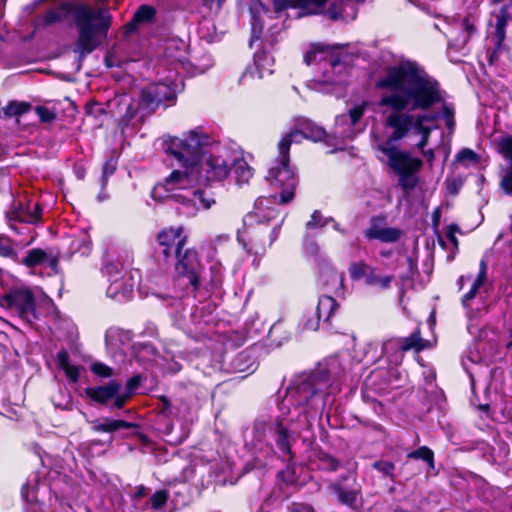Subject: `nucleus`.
<instances>
[{"instance_id":"f257e3e1","label":"nucleus","mask_w":512,"mask_h":512,"mask_svg":"<svg viewBox=\"0 0 512 512\" xmlns=\"http://www.w3.org/2000/svg\"><path fill=\"white\" fill-rule=\"evenodd\" d=\"M375 90L383 91L380 107L390 109L384 127L391 129L386 144L398 142L427 122V112L444 103L439 81L430 76L416 61L405 60L387 66L374 83Z\"/></svg>"},{"instance_id":"f03ea898","label":"nucleus","mask_w":512,"mask_h":512,"mask_svg":"<svg viewBox=\"0 0 512 512\" xmlns=\"http://www.w3.org/2000/svg\"><path fill=\"white\" fill-rule=\"evenodd\" d=\"M71 13H74V22L79 31L74 51L79 53L81 62L100 45L99 38L107 36L112 25V15L106 8H93L85 4L74 6L62 2L36 19L35 27L44 28L60 23Z\"/></svg>"},{"instance_id":"7ed1b4c3","label":"nucleus","mask_w":512,"mask_h":512,"mask_svg":"<svg viewBox=\"0 0 512 512\" xmlns=\"http://www.w3.org/2000/svg\"><path fill=\"white\" fill-rule=\"evenodd\" d=\"M211 143V137L205 133L191 130L182 138L168 136L162 142V149L167 156L177 160L181 169L173 170L158 188L186 189L198 184L197 164L203 155L207 154V147Z\"/></svg>"},{"instance_id":"20e7f679","label":"nucleus","mask_w":512,"mask_h":512,"mask_svg":"<svg viewBox=\"0 0 512 512\" xmlns=\"http://www.w3.org/2000/svg\"><path fill=\"white\" fill-rule=\"evenodd\" d=\"M297 128L283 136L278 143V157L269 168L266 179L270 186L280 189L279 204H288L295 198L298 178L290 165V148L295 137L302 135L313 142L326 141V130L308 118H299Z\"/></svg>"},{"instance_id":"39448f33","label":"nucleus","mask_w":512,"mask_h":512,"mask_svg":"<svg viewBox=\"0 0 512 512\" xmlns=\"http://www.w3.org/2000/svg\"><path fill=\"white\" fill-rule=\"evenodd\" d=\"M330 374L321 368L310 373L296 376L286 392V400L294 407L310 405L312 399L328 387Z\"/></svg>"},{"instance_id":"423d86ee","label":"nucleus","mask_w":512,"mask_h":512,"mask_svg":"<svg viewBox=\"0 0 512 512\" xmlns=\"http://www.w3.org/2000/svg\"><path fill=\"white\" fill-rule=\"evenodd\" d=\"M253 435L259 442L264 441L267 436L272 438L283 456L295 454L292 446L297 442L298 433L292 431L288 421L280 416L256 420L253 426Z\"/></svg>"},{"instance_id":"0eeeda50","label":"nucleus","mask_w":512,"mask_h":512,"mask_svg":"<svg viewBox=\"0 0 512 512\" xmlns=\"http://www.w3.org/2000/svg\"><path fill=\"white\" fill-rule=\"evenodd\" d=\"M175 272L179 278L186 279L192 291L197 293L201 286V275L204 266L201 263L199 252L194 247H187L184 239L177 243L174 249Z\"/></svg>"},{"instance_id":"6e6552de","label":"nucleus","mask_w":512,"mask_h":512,"mask_svg":"<svg viewBox=\"0 0 512 512\" xmlns=\"http://www.w3.org/2000/svg\"><path fill=\"white\" fill-rule=\"evenodd\" d=\"M139 107L141 111L140 118L153 115L160 107L167 108L175 105L177 93L172 84L165 82L150 83L140 89Z\"/></svg>"},{"instance_id":"1a4fd4ad","label":"nucleus","mask_w":512,"mask_h":512,"mask_svg":"<svg viewBox=\"0 0 512 512\" xmlns=\"http://www.w3.org/2000/svg\"><path fill=\"white\" fill-rule=\"evenodd\" d=\"M328 488L340 504L353 511L360 510L363 504V492L355 470L338 476Z\"/></svg>"},{"instance_id":"9d476101","label":"nucleus","mask_w":512,"mask_h":512,"mask_svg":"<svg viewBox=\"0 0 512 512\" xmlns=\"http://www.w3.org/2000/svg\"><path fill=\"white\" fill-rule=\"evenodd\" d=\"M0 306L15 311L17 315L28 323L38 319L36 300L31 288L13 287L0 296Z\"/></svg>"},{"instance_id":"9b49d317","label":"nucleus","mask_w":512,"mask_h":512,"mask_svg":"<svg viewBox=\"0 0 512 512\" xmlns=\"http://www.w3.org/2000/svg\"><path fill=\"white\" fill-rule=\"evenodd\" d=\"M286 457V467L277 472L276 487L266 497V503L288 500L292 495L289 489L292 488L294 491H297L301 487L299 484V476L296 473V454Z\"/></svg>"},{"instance_id":"f8f14e48","label":"nucleus","mask_w":512,"mask_h":512,"mask_svg":"<svg viewBox=\"0 0 512 512\" xmlns=\"http://www.w3.org/2000/svg\"><path fill=\"white\" fill-rule=\"evenodd\" d=\"M348 272L352 281L363 280L366 286L372 287L378 291L389 290L394 279L393 275H381L377 267L363 260L352 262L349 265Z\"/></svg>"},{"instance_id":"ddd939ff","label":"nucleus","mask_w":512,"mask_h":512,"mask_svg":"<svg viewBox=\"0 0 512 512\" xmlns=\"http://www.w3.org/2000/svg\"><path fill=\"white\" fill-rule=\"evenodd\" d=\"M203 157L204 155L201 157L199 164H197L198 184L209 187L213 183L223 182L231 170L227 161L222 156L212 154L204 160Z\"/></svg>"},{"instance_id":"4468645a","label":"nucleus","mask_w":512,"mask_h":512,"mask_svg":"<svg viewBox=\"0 0 512 512\" xmlns=\"http://www.w3.org/2000/svg\"><path fill=\"white\" fill-rule=\"evenodd\" d=\"M381 152L388 157L389 166L397 175L416 174L423 166L420 158L412 157L410 153L399 150L394 146H381Z\"/></svg>"},{"instance_id":"2eb2a0df","label":"nucleus","mask_w":512,"mask_h":512,"mask_svg":"<svg viewBox=\"0 0 512 512\" xmlns=\"http://www.w3.org/2000/svg\"><path fill=\"white\" fill-rule=\"evenodd\" d=\"M387 217L384 214L373 215L369 219V227L364 230V237L369 240H378L382 243L398 242L403 231L398 227H388Z\"/></svg>"},{"instance_id":"dca6fc26","label":"nucleus","mask_w":512,"mask_h":512,"mask_svg":"<svg viewBox=\"0 0 512 512\" xmlns=\"http://www.w3.org/2000/svg\"><path fill=\"white\" fill-rule=\"evenodd\" d=\"M401 378L402 374L397 369H376L368 376L367 385L373 392L383 396L402 387L400 384Z\"/></svg>"},{"instance_id":"f3484780","label":"nucleus","mask_w":512,"mask_h":512,"mask_svg":"<svg viewBox=\"0 0 512 512\" xmlns=\"http://www.w3.org/2000/svg\"><path fill=\"white\" fill-rule=\"evenodd\" d=\"M140 428V424L135 422L105 417L102 418V422L95 420L92 430L96 433H114L120 429H130L132 432L127 434L126 437L133 436L137 438L141 444L148 445L150 443V439L147 434L140 430Z\"/></svg>"},{"instance_id":"a211bd4d","label":"nucleus","mask_w":512,"mask_h":512,"mask_svg":"<svg viewBox=\"0 0 512 512\" xmlns=\"http://www.w3.org/2000/svg\"><path fill=\"white\" fill-rule=\"evenodd\" d=\"M121 388L122 385L119 381L110 380L104 385L86 387L84 389V393L93 403L109 408V405L113 401V397L117 396V393Z\"/></svg>"},{"instance_id":"6ab92c4d","label":"nucleus","mask_w":512,"mask_h":512,"mask_svg":"<svg viewBox=\"0 0 512 512\" xmlns=\"http://www.w3.org/2000/svg\"><path fill=\"white\" fill-rule=\"evenodd\" d=\"M274 58L266 51H257L254 54L253 66H249L242 74V79L247 77L262 79L266 75L273 74Z\"/></svg>"},{"instance_id":"aec40b11","label":"nucleus","mask_w":512,"mask_h":512,"mask_svg":"<svg viewBox=\"0 0 512 512\" xmlns=\"http://www.w3.org/2000/svg\"><path fill=\"white\" fill-rule=\"evenodd\" d=\"M264 199L257 198L253 210L247 213L243 219L246 233L250 236L251 240L262 242L261 238H258V228L262 225L265 226V214L263 210Z\"/></svg>"},{"instance_id":"412c9836","label":"nucleus","mask_w":512,"mask_h":512,"mask_svg":"<svg viewBox=\"0 0 512 512\" xmlns=\"http://www.w3.org/2000/svg\"><path fill=\"white\" fill-rule=\"evenodd\" d=\"M156 13L155 7L148 4L140 5L131 20L123 26V35L130 36L138 31L140 25L152 23L155 20Z\"/></svg>"},{"instance_id":"4be33fe9","label":"nucleus","mask_w":512,"mask_h":512,"mask_svg":"<svg viewBox=\"0 0 512 512\" xmlns=\"http://www.w3.org/2000/svg\"><path fill=\"white\" fill-rule=\"evenodd\" d=\"M133 281L132 278H125L122 276L110 282L106 290V295L118 302L129 301L133 296Z\"/></svg>"},{"instance_id":"5701e85b","label":"nucleus","mask_w":512,"mask_h":512,"mask_svg":"<svg viewBox=\"0 0 512 512\" xmlns=\"http://www.w3.org/2000/svg\"><path fill=\"white\" fill-rule=\"evenodd\" d=\"M184 239V244H188V235L183 226H170L161 229L156 235V244L159 247L177 248V243Z\"/></svg>"},{"instance_id":"b1692460","label":"nucleus","mask_w":512,"mask_h":512,"mask_svg":"<svg viewBox=\"0 0 512 512\" xmlns=\"http://www.w3.org/2000/svg\"><path fill=\"white\" fill-rule=\"evenodd\" d=\"M339 303L329 295H322L318 299L315 314L322 320L327 327H332V319L339 308Z\"/></svg>"},{"instance_id":"393cba45","label":"nucleus","mask_w":512,"mask_h":512,"mask_svg":"<svg viewBox=\"0 0 512 512\" xmlns=\"http://www.w3.org/2000/svg\"><path fill=\"white\" fill-rule=\"evenodd\" d=\"M56 363L59 370L64 371L67 380L70 383H76L80 379V370L81 367L78 365L70 364V355L69 352L62 348L56 355Z\"/></svg>"},{"instance_id":"a878e982","label":"nucleus","mask_w":512,"mask_h":512,"mask_svg":"<svg viewBox=\"0 0 512 512\" xmlns=\"http://www.w3.org/2000/svg\"><path fill=\"white\" fill-rule=\"evenodd\" d=\"M400 343V351L406 353L409 351L421 352L427 348V341L422 338L421 329L418 326L408 337H397Z\"/></svg>"},{"instance_id":"bb28decb","label":"nucleus","mask_w":512,"mask_h":512,"mask_svg":"<svg viewBox=\"0 0 512 512\" xmlns=\"http://www.w3.org/2000/svg\"><path fill=\"white\" fill-rule=\"evenodd\" d=\"M43 207L40 203H35L32 211L15 210L7 213L8 221L17 220L19 222L37 224L41 221Z\"/></svg>"},{"instance_id":"cd10ccee","label":"nucleus","mask_w":512,"mask_h":512,"mask_svg":"<svg viewBox=\"0 0 512 512\" xmlns=\"http://www.w3.org/2000/svg\"><path fill=\"white\" fill-rule=\"evenodd\" d=\"M407 458L411 460H421L427 466V473L434 472L436 470L435 453L426 445L408 452Z\"/></svg>"},{"instance_id":"c85d7f7f","label":"nucleus","mask_w":512,"mask_h":512,"mask_svg":"<svg viewBox=\"0 0 512 512\" xmlns=\"http://www.w3.org/2000/svg\"><path fill=\"white\" fill-rule=\"evenodd\" d=\"M314 460L318 468L328 472H335L341 467V461L322 448L314 450Z\"/></svg>"},{"instance_id":"c756f323","label":"nucleus","mask_w":512,"mask_h":512,"mask_svg":"<svg viewBox=\"0 0 512 512\" xmlns=\"http://www.w3.org/2000/svg\"><path fill=\"white\" fill-rule=\"evenodd\" d=\"M348 46V44H312L311 49L304 55V62L309 66L315 61L316 55L318 53L333 52L335 50L347 48Z\"/></svg>"},{"instance_id":"7c9ffc66","label":"nucleus","mask_w":512,"mask_h":512,"mask_svg":"<svg viewBox=\"0 0 512 512\" xmlns=\"http://www.w3.org/2000/svg\"><path fill=\"white\" fill-rule=\"evenodd\" d=\"M382 355L386 356L387 359L392 363H397L402 360L400 353V343H398L397 337L390 338L382 344Z\"/></svg>"},{"instance_id":"2f4dec72","label":"nucleus","mask_w":512,"mask_h":512,"mask_svg":"<svg viewBox=\"0 0 512 512\" xmlns=\"http://www.w3.org/2000/svg\"><path fill=\"white\" fill-rule=\"evenodd\" d=\"M32 109V105L29 102L11 100L3 108L4 115L6 117H20Z\"/></svg>"},{"instance_id":"473e14b6","label":"nucleus","mask_w":512,"mask_h":512,"mask_svg":"<svg viewBox=\"0 0 512 512\" xmlns=\"http://www.w3.org/2000/svg\"><path fill=\"white\" fill-rule=\"evenodd\" d=\"M47 258V253L43 249L33 248L27 252V255L21 260V264L27 268H34L43 264Z\"/></svg>"},{"instance_id":"72a5a7b5","label":"nucleus","mask_w":512,"mask_h":512,"mask_svg":"<svg viewBox=\"0 0 512 512\" xmlns=\"http://www.w3.org/2000/svg\"><path fill=\"white\" fill-rule=\"evenodd\" d=\"M101 273L109 282L122 277V264L105 260L101 267Z\"/></svg>"},{"instance_id":"f704fd0d","label":"nucleus","mask_w":512,"mask_h":512,"mask_svg":"<svg viewBox=\"0 0 512 512\" xmlns=\"http://www.w3.org/2000/svg\"><path fill=\"white\" fill-rule=\"evenodd\" d=\"M371 467L382 474L383 477L389 478L392 482L395 481L396 466L393 462L387 460H377L371 464Z\"/></svg>"},{"instance_id":"c9c22d12","label":"nucleus","mask_w":512,"mask_h":512,"mask_svg":"<svg viewBox=\"0 0 512 512\" xmlns=\"http://www.w3.org/2000/svg\"><path fill=\"white\" fill-rule=\"evenodd\" d=\"M261 199H264L263 201V212L265 214V228L269 226L270 222L274 219H276L279 215V211L271 206L277 199L276 196H270V197H260Z\"/></svg>"},{"instance_id":"e433bc0d","label":"nucleus","mask_w":512,"mask_h":512,"mask_svg":"<svg viewBox=\"0 0 512 512\" xmlns=\"http://www.w3.org/2000/svg\"><path fill=\"white\" fill-rule=\"evenodd\" d=\"M0 256L18 260V254L13 247V241L10 237L0 234Z\"/></svg>"},{"instance_id":"4c0bfd02","label":"nucleus","mask_w":512,"mask_h":512,"mask_svg":"<svg viewBox=\"0 0 512 512\" xmlns=\"http://www.w3.org/2000/svg\"><path fill=\"white\" fill-rule=\"evenodd\" d=\"M152 256L158 266H168L172 258V248L157 245L153 248Z\"/></svg>"},{"instance_id":"58836bf2","label":"nucleus","mask_w":512,"mask_h":512,"mask_svg":"<svg viewBox=\"0 0 512 512\" xmlns=\"http://www.w3.org/2000/svg\"><path fill=\"white\" fill-rule=\"evenodd\" d=\"M92 249V244L85 238H74L69 245L71 254L80 253L82 256H87Z\"/></svg>"},{"instance_id":"ea45409f","label":"nucleus","mask_w":512,"mask_h":512,"mask_svg":"<svg viewBox=\"0 0 512 512\" xmlns=\"http://www.w3.org/2000/svg\"><path fill=\"white\" fill-rule=\"evenodd\" d=\"M233 165L238 182H248L253 176L252 169L248 166L245 160H236Z\"/></svg>"},{"instance_id":"a19ab883","label":"nucleus","mask_w":512,"mask_h":512,"mask_svg":"<svg viewBox=\"0 0 512 512\" xmlns=\"http://www.w3.org/2000/svg\"><path fill=\"white\" fill-rule=\"evenodd\" d=\"M322 320L315 314V311L306 312L301 318V329L305 331H317Z\"/></svg>"},{"instance_id":"79ce46f5","label":"nucleus","mask_w":512,"mask_h":512,"mask_svg":"<svg viewBox=\"0 0 512 512\" xmlns=\"http://www.w3.org/2000/svg\"><path fill=\"white\" fill-rule=\"evenodd\" d=\"M133 392L125 388L123 392L121 390L117 393V396L113 397V401L109 405V411L114 412L115 410L123 409L124 406L131 400Z\"/></svg>"},{"instance_id":"37998d69","label":"nucleus","mask_w":512,"mask_h":512,"mask_svg":"<svg viewBox=\"0 0 512 512\" xmlns=\"http://www.w3.org/2000/svg\"><path fill=\"white\" fill-rule=\"evenodd\" d=\"M168 499L169 492L166 489L157 490L152 494L150 498V508L153 511L161 510L167 504Z\"/></svg>"},{"instance_id":"c03bdc74","label":"nucleus","mask_w":512,"mask_h":512,"mask_svg":"<svg viewBox=\"0 0 512 512\" xmlns=\"http://www.w3.org/2000/svg\"><path fill=\"white\" fill-rule=\"evenodd\" d=\"M157 400L156 410L158 411V415L164 418H171L174 413L170 399L165 395H159L157 396Z\"/></svg>"},{"instance_id":"a18cd8bd","label":"nucleus","mask_w":512,"mask_h":512,"mask_svg":"<svg viewBox=\"0 0 512 512\" xmlns=\"http://www.w3.org/2000/svg\"><path fill=\"white\" fill-rule=\"evenodd\" d=\"M498 152L509 161L508 168L512 169V136H504L499 139Z\"/></svg>"},{"instance_id":"49530a36","label":"nucleus","mask_w":512,"mask_h":512,"mask_svg":"<svg viewBox=\"0 0 512 512\" xmlns=\"http://www.w3.org/2000/svg\"><path fill=\"white\" fill-rule=\"evenodd\" d=\"M117 165L118 158L115 157L113 153L106 158L102 166V180L104 183H106L107 179L116 172Z\"/></svg>"},{"instance_id":"de8ad7c7","label":"nucleus","mask_w":512,"mask_h":512,"mask_svg":"<svg viewBox=\"0 0 512 512\" xmlns=\"http://www.w3.org/2000/svg\"><path fill=\"white\" fill-rule=\"evenodd\" d=\"M167 197L177 203L182 204L186 208H188L189 213L194 214L198 210V208L196 207L194 198L187 197L180 193H173V194L168 195Z\"/></svg>"},{"instance_id":"09e8293b","label":"nucleus","mask_w":512,"mask_h":512,"mask_svg":"<svg viewBox=\"0 0 512 512\" xmlns=\"http://www.w3.org/2000/svg\"><path fill=\"white\" fill-rule=\"evenodd\" d=\"M454 161L458 163H463L464 161L478 163L480 161V156L470 148H462L456 154Z\"/></svg>"},{"instance_id":"8fccbe9b","label":"nucleus","mask_w":512,"mask_h":512,"mask_svg":"<svg viewBox=\"0 0 512 512\" xmlns=\"http://www.w3.org/2000/svg\"><path fill=\"white\" fill-rule=\"evenodd\" d=\"M442 117L445 120V125L450 133H454L456 127L455 111L452 107L444 104L442 107Z\"/></svg>"},{"instance_id":"3c124183","label":"nucleus","mask_w":512,"mask_h":512,"mask_svg":"<svg viewBox=\"0 0 512 512\" xmlns=\"http://www.w3.org/2000/svg\"><path fill=\"white\" fill-rule=\"evenodd\" d=\"M90 370L93 374L101 378H110L113 375V369L102 362H94L90 366Z\"/></svg>"},{"instance_id":"603ef678","label":"nucleus","mask_w":512,"mask_h":512,"mask_svg":"<svg viewBox=\"0 0 512 512\" xmlns=\"http://www.w3.org/2000/svg\"><path fill=\"white\" fill-rule=\"evenodd\" d=\"M193 198L198 200L203 209H209L213 204L216 203L213 197H206L205 192L201 189H195L192 192Z\"/></svg>"},{"instance_id":"864d4df0","label":"nucleus","mask_w":512,"mask_h":512,"mask_svg":"<svg viewBox=\"0 0 512 512\" xmlns=\"http://www.w3.org/2000/svg\"><path fill=\"white\" fill-rule=\"evenodd\" d=\"M416 134H419L421 136L419 142L416 144V147L423 150L424 147L428 145L429 138L432 132V128L429 126L426 127H420L418 129L413 130Z\"/></svg>"},{"instance_id":"5fc2aeb1","label":"nucleus","mask_w":512,"mask_h":512,"mask_svg":"<svg viewBox=\"0 0 512 512\" xmlns=\"http://www.w3.org/2000/svg\"><path fill=\"white\" fill-rule=\"evenodd\" d=\"M35 112L42 123H50L56 118V114L46 106H36Z\"/></svg>"},{"instance_id":"6e6d98bb","label":"nucleus","mask_w":512,"mask_h":512,"mask_svg":"<svg viewBox=\"0 0 512 512\" xmlns=\"http://www.w3.org/2000/svg\"><path fill=\"white\" fill-rule=\"evenodd\" d=\"M399 185L405 191L412 190L417 184V178L415 174H400Z\"/></svg>"},{"instance_id":"4d7b16f0","label":"nucleus","mask_w":512,"mask_h":512,"mask_svg":"<svg viewBox=\"0 0 512 512\" xmlns=\"http://www.w3.org/2000/svg\"><path fill=\"white\" fill-rule=\"evenodd\" d=\"M138 113H141L140 107H139V100H137V104L130 103L122 116V122L128 125L136 116Z\"/></svg>"},{"instance_id":"13d9d810","label":"nucleus","mask_w":512,"mask_h":512,"mask_svg":"<svg viewBox=\"0 0 512 512\" xmlns=\"http://www.w3.org/2000/svg\"><path fill=\"white\" fill-rule=\"evenodd\" d=\"M445 185L448 193L452 196H456L463 186V181L460 178H446Z\"/></svg>"},{"instance_id":"bf43d9fd","label":"nucleus","mask_w":512,"mask_h":512,"mask_svg":"<svg viewBox=\"0 0 512 512\" xmlns=\"http://www.w3.org/2000/svg\"><path fill=\"white\" fill-rule=\"evenodd\" d=\"M327 2L328 0H294L291 7L304 10L307 9L309 5L313 4L318 8H323Z\"/></svg>"},{"instance_id":"052dcab7","label":"nucleus","mask_w":512,"mask_h":512,"mask_svg":"<svg viewBox=\"0 0 512 512\" xmlns=\"http://www.w3.org/2000/svg\"><path fill=\"white\" fill-rule=\"evenodd\" d=\"M510 19V13L508 6L504 5L500 8L499 13L496 16L495 28H506Z\"/></svg>"},{"instance_id":"680f3d73","label":"nucleus","mask_w":512,"mask_h":512,"mask_svg":"<svg viewBox=\"0 0 512 512\" xmlns=\"http://www.w3.org/2000/svg\"><path fill=\"white\" fill-rule=\"evenodd\" d=\"M35 488L28 482L21 487V496L27 503H34L36 501Z\"/></svg>"},{"instance_id":"e2e57ef3","label":"nucleus","mask_w":512,"mask_h":512,"mask_svg":"<svg viewBox=\"0 0 512 512\" xmlns=\"http://www.w3.org/2000/svg\"><path fill=\"white\" fill-rule=\"evenodd\" d=\"M487 271H488L487 262L484 259H482L479 264L478 275H477L475 281L473 282V284L478 287H482L487 279Z\"/></svg>"},{"instance_id":"0e129e2a","label":"nucleus","mask_w":512,"mask_h":512,"mask_svg":"<svg viewBox=\"0 0 512 512\" xmlns=\"http://www.w3.org/2000/svg\"><path fill=\"white\" fill-rule=\"evenodd\" d=\"M500 187L507 195H512V169L508 168L500 181Z\"/></svg>"},{"instance_id":"69168bd1","label":"nucleus","mask_w":512,"mask_h":512,"mask_svg":"<svg viewBox=\"0 0 512 512\" xmlns=\"http://www.w3.org/2000/svg\"><path fill=\"white\" fill-rule=\"evenodd\" d=\"M461 26H462L463 30L466 32V34H467V37H466L465 41L470 39V37L473 36L477 32L474 20L470 16H466L462 20Z\"/></svg>"},{"instance_id":"338daca9","label":"nucleus","mask_w":512,"mask_h":512,"mask_svg":"<svg viewBox=\"0 0 512 512\" xmlns=\"http://www.w3.org/2000/svg\"><path fill=\"white\" fill-rule=\"evenodd\" d=\"M288 512H316L311 504L303 502H292L288 506Z\"/></svg>"},{"instance_id":"774afa93","label":"nucleus","mask_w":512,"mask_h":512,"mask_svg":"<svg viewBox=\"0 0 512 512\" xmlns=\"http://www.w3.org/2000/svg\"><path fill=\"white\" fill-rule=\"evenodd\" d=\"M364 112H365L364 105H358V106H354L353 108H351L349 110V117L351 120V124L352 125L357 124L363 117Z\"/></svg>"}]
</instances>
